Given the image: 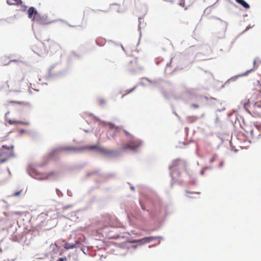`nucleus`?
Returning <instances> with one entry per match:
<instances>
[{
  "label": "nucleus",
  "instance_id": "obj_1",
  "mask_svg": "<svg viewBox=\"0 0 261 261\" xmlns=\"http://www.w3.org/2000/svg\"><path fill=\"white\" fill-rule=\"evenodd\" d=\"M15 156L14 152V146L12 143L9 144H3L0 148V159H6V162L10 159Z\"/></svg>",
  "mask_w": 261,
  "mask_h": 261
},
{
  "label": "nucleus",
  "instance_id": "obj_2",
  "mask_svg": "<svg viewBox=\"0 0 261 261\" xmlns=\"http://www.w3.org/2000/svg\"><path fill=\"white\" fill-rule=\"evenodd\" d=\"M142 144L141 141L137 139H134L130 141L127 145L123 146L121 147L122 151L126 149H130L132 150H137Z\"/></svg>",
  "mask_w": 261,
  "mask_h": 261
},
{
  "label": "nucleus",
  "instance_id": "obj_3",
  "mask_svg": "<svg viewBox=\"0 0 261 261\" xmlns=\"http://www.w3.org/2000/svg\"><path fill=\"white\" fill-rule=\"evenodd\" d=\"M247 133H250L252 138L258 139L261 137V129L258 126H254L252 128H245Z\"/></svg>",
  "mask_w": 261,
  "mask_h": 261
},
{
  "label": "nucleus",
  "instance_id": "obj_4",
  "mask_svg": "<svg viewBox=\"0 0 261 261\" xmlns=\"http://www.w3.org/2000/svg\"><path fill=\"white\" fill-rule=\"evenodd\" d=\"M28 16L30 18H32L33 20H37V17L39 16V13L38 12L34 9V7H30L28 10Z\"/></svg>",
  "mask_w": 261,
  "mask_h": 261
},
{
  "label": "nucleus",
  "instance_id": "obj_5",
  "mask_svg": "<svg viewBox=\"0 0 261 261\" xmlns=\"http://www.w3.org/2000/svg\"><path fill=\"white\" fill-rule=\"evenodd\" d=\"M137 62L136 61H130L127 66L129 71L133 72L136 69Z\"/></svg>",
  "mask_w": 261,
  "mask_h": 261
},
{
  "label": "nucleus",
  "instance_id": "obj_6",
  "mask_svg": "<svg viewBox=\"0 0 261 261\" xmlns=\"http://www.w3.org/2000/svg\"><path fill=\"white\" fill-rule=\"evenodd\" d=\"M80 150V148L73 147H62L58 150L60 151H76Z\"/></svg>",
  "mask_w": 261,
  "mask_h": 261
},
{
  "label": "nucleus",
  "instance_id": "obj_7",
  "mask_svg": "<svg viewBox=\"0 0 261 261\" xmlns=\"http://www.w3.org/2000/svg\"><path fill=\"white\" fill-rule=\"evenodd\" d=\"M79 242H76L75 244H70L69 243H66L64 245V247L66 250H69L70 249H73L76 247V245Z\"/></svg>",
  "mask_w": 261,
  "mask_h": 261
},
{
  "label": "nucleus",
  "instance_id": "obj_8",
  "mask_svg": "<svg viewBox=\"0 0 261 261\" xmlns=\"http://www.w3.org/2000/svg\"><path fill=\"white\" fill-rule=\"evenodd\" d=\"M8 102L9 103H17V104H19L20 105H21V106H24V107H29V106H30L29 103H28L27 102H24V101H18L11 100V101H9Z\"/></svg>",
  "mask_w": 261,
  "mask_h": 261
},
{
  "label": "nucleus",
  "instance_id": "obj_9",
  "mask_svg": "<svg viewBox=\"0 0 261 261\" xmlns=\"http://www.w3.org/2000/svg\"><path fill=\"white\" fill-rule=\"evenodd\" d=\"M7 2L10 5H18L22 3L21 0H7Z\"/></svg>",
  "mask_w": 261,
  "mask_h": 261
},
{
  "label": "nucleus",
  "instance_id": "obj_10",
  "mask_svg": "<svg viewBox=\"0 0 261 261\" xmlns=\"http://www.w3.org/2000/svg\"><path fill=\"white\" fill-rule=\"evenodd\" d=\"M88 148L89 149H91V150L92 149H97V150L100 151L102 152H104V153H109V151H106L105 149H104L103 148H98L96 145H92V146H89L88 147Z\"/></svg>",
  "mask_w": 261,
  "mask_h": 261
},
{
  "label": "nucleus",
  "instance_id": "obj_11",
  "mask_svg": "<svg viewBox=\"0 0 261 261\" xmlns=\"http://www.w3.org/2000/svg\"><path fill=\"white\" fill-rule=\"evenodd\" d=\"M238 3L242 6L244 8L246 9H249L250 6L249 4H248L244 0H235Z\"/></svg>",
  "mask_w": 261,
  "mask_h": 261
},
{
  "label": "nucleus",
  "instance_id": "obj_12",
  "mask_svg": "<svg viewBox=\"0 0 261 261\" xmlns=\"http://www.w3.org/2000/svg\"><path fill=\"white\" fill-rule=\"evenodd\" d=\"M157 239L156 237H149L143 238V241H145L146 243H148Z\"/></svg>",
  "mask_w": 261,
  "mask_h": 261
},
{
  "label": "nucleus",
  "instance_id": "obj_13",
  "mask_svg": "<svg viewBox=\"0 0 261 261\" xmlns=\"http://www.w3.org/2000/svg\"><path fill=\"white\" fill-rule=\"evenodd\" d=\"M8 121L10 124H16L18 123H21V122L20 121L11 119H9Z\"/></svg>",
  "mask_w": 261,
  "mask_h": 261
},
{
  "label": "nucleus",
  "instance_id": "obj_14",
  "mask_svg": "<svg viewBox=\"0 0 261 261\" xmlns=\"http://www.w3.org/2000/svg\"><path fill=\"white\" fill-rule=\"evenodd\" d=\"M250 103V101L249 99L247 100H245V101L243 102V106H244V107L245 108V109H247V107L248 106V105H249Z\"/></svg>",
  "mask_w": 261,
  "mask_h": 261
},
{
  "label": "nucleus",
  "instance_id": "obj_15",
  "mask_svg": "<svg viewBox=\"0 0 261 261\" xmlns=\"http://www.w3.org/2000/svg\"><path fill=\"white\" fill-rule=\"evenodd\" d=\"M21 192H22L21 190L15 192L13 193L12 196H15V197H18V196L20 195V194L21 193Z\"/></svg>",
  "mask_w": 261,
  "mask_h": 261
},
{
  "label": "nucleus",
  "instance_id": "obj_16",
  "mask_svg": "<svg viewBox=\"0 0 261 261\" xmlns=\"http://www.w3.org/2000/svg\"><path fill=\"white\" fill-rule=\"evenodd\" d=\"M188 120L190 122H192L195 121L197 118L196 117L192 116L188 117Z\"/></svg>",
  "mask_w": 261,
  "mask_h": 261
},
{
  "label": "nucleus",
  "instance_id": "obj_17",
  "mask_svg": "<svg viewBox=\"0 0 261 261\" xmlns=\"http://www.w3.org/2000/svg\"><path fill=\"white\" fill-rule=\"evenodd\" d=\"M254 106L257 108H261V101H257L255 102Z\"/></svg>",
  "mask_w": 261,
  "mask_h": 261
},
{
  "label": "nucleus",
  "instance_id": "obj_18",
  "mask_svg": "<svg viewBox=\"0 0 261 261\" xmlns=\"http://www.w3.org/2000/svg\"><path fill=\"white\" fill-rule=\"evenodd\" d=\"M179 5L181 7H185V0H180L178 3Z\"/></svg>",
  "mask_w": 261,
  "mask_h": 261
},
{
  "label": "nucleus",
  "instance_id": "obj_19",
  "mask_svg": "<svg viewBox=\"0 0 261 261\" xmlns=\"http://www.w3.org/2000/svg\"><path fill=\"white\" fill-rule=\"evenodd\" d=\"M98 102L100 106H102L106 103V101L105 99H100L99 100Z\"/></svg>",
  "mask_w": 261,
  "mask_h": 261
},
{
  "label": "nucleus",
  "instance_id": "obj_20",
  "mask_svg": "<svg viewBox=\"0 0 261 261\" xmlns=\"http://www.w3.org/2000/svg\"><path fill=\"white\" fill-rule=\"evenodd\" d=\"M216 156L215 155H213L210 159V163H212L213 162H214V161L216 160Z\"/></svg>",
  "mask_w": 261,
  "mask_h": 261
},
{
  "label": "nucleus",
  "instance_id": "obj_21",
  "mask_svg": "<svg viewBox=\"0 0 261 261\" xmlns=\"http://www.w3.org/2000/svg\"><path fill=\"white\" fill-rule=\"evenodd\" d=\"M258 91L259 92V94L258 97V98H261V85H260L259 86Z\"/></svg>",
  "mask_w": 261,
  "mask_h": 261
},
{
  "label": "nucleus",
  "instance_id": "obj_22",
  "mask_svg": "<svg viewBox=\"0 0 261 261\" xmlns=\"http://www.w3.org/2000/svg\"><path fill=\"white\" fill-rule=\"evenodd\" d=\"M191 107L194 109H197L199 108V106L198 105L194 103L191 105Z\"/></svg>",
  "mask_w": 261,
  "mask_h": 261
},
{
  "label": "nucleus",
  "instance_id": "obj_23",
  "mask_svg": "<svg viewBox=\"0 0 261 261\" xmlns=\"http://www.w3.org/2000/svg\"><path fill=\"white\" fill-rule=\"evenodd\" d=\"M67 260V258L66 257H63V258H59L57 261H65Z\"/></svg>",
  "mask_w": 261,
  "mask_h": 261
},
{
  "label": "nucleus",
  "instance_id": "obj_24",
  "mask_svg": "<svg viewBox=\"0 0 261 261\" xmlns=\"http://www.w3.org/2000/svg\"><path fill=\"white\" fill-rule=\"evenodd\" d=\"M130 243H139L138 240H133L129 241Z\"/></svg>",
  "mask_w": 261,
  "mask_h": 261
},
{
  "label": "nucleus",
  "instance_id": "obj_25",
  "mask_svg": "<svg viewBox=\"0 0 261 261\" xmlns=\"http://www.w3.org/2000/svg\"><path fill=\"white\" fill-rule=\"evenodd\" d=\"M179 162V160H177L174 161V162H173L174 165H175V166L178 165Z\"/></svg>",
  "mask_w": 261,
  "mask_h": 261
},
{
  "label": "nucleus",
  "instance_id": "obj_26",
  "mask_svg": "<svg viewBox=\"0 0 261 261\" xmlns=\"http://www.w3.org/2000/svg\"><path fill=\"white\" fill-rule=\"evenodd\" d=\"M139 243H140L141 244H146L145 241H143V239L138 240Z\"/></svg>",
  "mask_w": 261,
  "mask_h": 261
},
{
  "label": "nucleus",
  "instance_id": "obj_27",
  "mask_svg": "<svg viewBox=\"0 0 261 261\" xmlns=\"http://www.w3.org/2000/svg\"><path fill=\"white\" fill-rule=\"evenodd\" d=\"M6 162V159H0V164Z\"/></svg>",
  "mask_w": 261,
  "mask_h": 261
},
{
  "label": "nucleus",
  "instance_id": "obj_28",
  "mask_svg": "<svg viewBox=\"0 0 261 261\" xmlns=\"http://www.w3.org/2000/svg\"><path fill=\"white\" fill-rule=\"evenodd\" d=\"M124 132L126 135H129V133L127 131L125 130Z\"/></svg>",
  "mask_w": 261,
  "mask_h": 261
},
{
  "label": "nucleus",
  "instance_id": "obj_29",
  "mask_svg": "<svg viewBox=\"0 0 261 261\" xmlns=\"http://www.w3.org/2000/svg\"><path fill=\"white\" fill-rule=\"evenodd\" d=\"M135 87H134V88H133L132 90H130V91H129V92L128 93H129L132 91H133L134 89H135Z\"/></svg>",
  "mask_w": 261,
  "mask_h": 261
},
{
  "label": "nucleus",
  "instance_id": "obj_30",
  "mask_svg": "<svg viewBox=\"0 0 261 261\" xmlns=\"http://www.w3.org/2000/svg\"><path fill=\"white\" fill-rule=\"evenodd\" d=\"M109 124L111 126H113V125H114L113 124H112V123H109Z\"/></svg>",
  "mask_w": 261,
  "mask_h": 261
}]
</instances>
